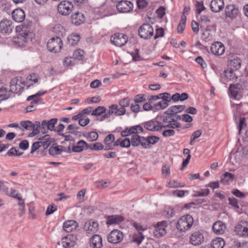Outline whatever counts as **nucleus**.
<instances>
[{"mask_svg": "<svg viewBox=\"0 0 248 248\" xmlns=\"http://www.w3.org/2000/svg\"><path fill=\"white\" fill-rule=\"evenodd\" d=\"M31 22L26 23V21H25L21 25V32L15 40V43L18 46L20 47L24 46L26 43L31 41L34 37V34L31 31Z\"/></svg>", "mask_w": 248, "mask_h": 248, "instance_id": "f257e3e1", "label": "nucleus"}, {"mask_svg": "<svg viewBox=\"0 0 248 248\" xmlns=\"http://www.w3.org/2000/svg\"><path fill=\"white\" fill-rule=\"evenodd\" d=\"M193 222V218L190 215H184L178 220L176 228L181 232H185L191 228Z\"/></svg>", "mask_w": 248, "mask_h": 248, "instance_id": "f03ea898", "label": "nucleus"}, {"mask_svg": "<svg viewBox=\"0 0 248 248\" xmlns=\"http://www.w3.org/2000/svg\"><path fill=\"white\" fill-rule=\"evenodd\" d=\"M63 44L62 39L59 36L52 37L47 42L48 50L52 52L57 53L61 50Z\"/></svg>", "mask_w": 248, "mask_h": 248, "instance_id": "7ed1b4c3", "label": "nucleus"}, {"mask_svg": "<svg viewBox=\"0 0 248 248\" xmlns=\"http://www.w3.org/2000/svg\"><path fill=\"white\" fill-rule=\"evenodd\" d=\"M139 35L144 39H149L154 35V29L149 23L143 24L138 30Z\"/></svg>", "mask_w": 248, "mask_h": 248, "instance_id": "20e7f679", "label": "nucleus"}, {"mask_svg": "<svg viewBox=\"0 0 248 248\" xmlns=\"http://www.w3.org/2000/svg\"><path fill=\"white\" fill-rule=\"evenodd\" d=\"M24 83L22 82L21 78H14L10 83L9 92L14 93H20L24 88Z\"/></svg>", "mask_w": 248, "mask_h": 248, "instance_id": "39448f33", "label": "nucleus"}, {"mask_svg": "<svg viewBox=\"0 0 248 248\" xmlns=\"http://www.w3.org/2000/svg\"><path fill=\"white\" fill-rule=\"evenodd\" d=\"M128 40L126 35L121 33H116L110 38L111 43L117 46H122L125 45Z\"/></svg>", "mask_w": 248, "mask_h": 248, "instance_id": "423d86ee", "label": "nucleus"}, {"mask_svg": "<svg viewBox=\"0 0 248 248\" xmlns=\"http://www.w3.org/2000/svg\"><path fill=\"white\" fill-rule=\"evenodd\" d=\"M142 124L145 129L152 132L159 131L163 128V124L154 119L144 122Z\"/></svg>", "mask_w": 248, "mask_h": 248, "instance_id": "0eeeda50", "label": "nucleus"}, {"mask_svg": "<svg viewBox=\"0 0 248 248\" xmlns=\"http://www.w3.org/2000/svg\"><path fill=\"white\" fill-rule=\"evenodd\" d=\"M73 8V5L72 3L67 0L61 1L57 6L59 13L63 16L69 15L72 11Z\"/></svg>", "mask_w": 248, "mask_h": 248, "instance_id": "6e6552de", "label": "nucleus"}, {"mask_svg": "<svg viewBox=\"0 0 248 248\" xmlns=\"http://www.w3.org/2000/svg\"><path fill=\"white\" fill-rule=\"evenodd\" d=\"M168 224L166 221H162L158 222L155 225V230L153 232L154 235L159 238L165 235L166 233V227Z\"/></svg>", "mask_w": 248, "mask_h": 248, "instance_id": "1a4fd4ad", "label": "nucleus"}, {"mask_svg": "<svg viewBox=\"0 0 248 248\" xmlns=\"http://www.w3.org/2000/svg\"><path fill=\"white\" fill-rule=\"evenodd\" d=\"M123 232L118 230L112 231L108 236V241L112 244L119 243L123 240Z\"/></svg>", "mask_w": 248, "mask_h": 248, "instance_id": "9d476101", "label": "nucleus"}, {"mask_svg": "<svg viewBox=\"0 0 248 248\" xmlns=\"http://www.w3.org/2000/svg\"><path fill=\"white\" fill-rule=\"evenodd\" d=\"M234 231L240 236H248V222L245 221H240L235 226Z\"/></svg>", "mask_w": 248, "mask_h": 248, "instance_id": "9b49d317", "label": "nucleus"}, {"mask_svg": "<svg viewBox=\"0 0 248 248\" xmlns=\"http://www.w3.org/2000/svg\"><path fill=\"white\" fill-rule=\"evenodd\" d=\"M204 236L202 231H195L190 236V243L194 246L201 245L204 241Z\"/></svg>", "mask_w": 248, "mask_h": 248, "instance_id": "f8f14e48", "label": "nucleus"}, {"mask_svg": "<svg viewBox=\"0 0 248 248\" xmlns=\"http://www.w3.org/2000/svg\"><path fill=\"white\" fill-rule=\"evenodd\" d=\"M116 8L120 13H128L132 11L133 4L129 1L123 0L117 3Z\"/></svg>", "mask_w": 248, "mask_h": 248, "instance_id": "ddd939ff", "label": "nucleus"}, {"mask_svg": "<svg viewBox=\"0 0 248 248\" xmlns=\"http://www.w3.org/2000/svg\"><path fill=\"white\" fill-rule=\"evenodd\" d=\"M225 46L220 42H216L213 43L210 46V50L212 53L216 56H221L225 52Z\"/></svg>", "mask_w": 248, "mask_h": 248, "instance_id": "4468645a", "label": "nucleus"}, {"mask_svg": "<svg viewBox=\"0 0 248 248\" xmlns=\"http://www.w3.org/2000/svg\"><path fill=\"white\" fill-rule=\"evenodd\" d=\"M98 222L93 220L86 221L84 225V229L88 233H95L98 231Z\"/></svg>", "mask_w": 248, "mask_h": 248, "instance_id": "2eb2a0df", "label": "nucleus"}, {"mask_svg": "<svg viewBox=\"0 0 248 248\" xmlns=\"http://www.w3.org/2000/svg\"><path fill=\"white\" fill-rule=\"evenodd\" d=\"M225 13L226 17L232 19L235 18L238 15L239 9L236 5L230 4L225 7Z\"/></svg>", "mask_w": 248, "mask_h": 248, "instance_id": "dca6fc26", "label": "nucleus"}, {"mask_svg": "<svg viewBox=\"0 0 248 248\" xmlns=\"http://www.w3.org/2000/svg\"><path fill=\"white\" fill-rule=\"evenodd\" d=\"M13 28L12 22L10 20L3 19L0 22V32L1 33H10L12 31Z\"/></svg>", "mask_w": 248, "mask_h": 248, "instance_id": "f3484780", "label": "nucleus"}, {"mask_svg": "<svg viewBox=\"0 0 248 248\" xmlns=\"http://www.w3.org/2000/svg\"><path fill=\"white\" fill-rule=\"evenodd\" d=\"M85 20V16L81 12H77L71 15V22L74 25L76 26H79L81 25L84 22Z\"/></svg>", "mask_w": 248, "mask_h": 248, "instance_id": "a211bd4d", "label": "nucleus"}, {"mask_svg": "<svg viewBox=\"0 0 248 248\" xmlns=\"http://www.w3.org/2000/svg\"><path fill=\"white\" fill-rule=\"evenodd\" d=\"M89 244L92 248H101L103 247L102 238L98 234H94L90 239Z\"/></svg>", "mask_w": 248, "mask_h": 248, "instance_id": "6ab92c4d", "label": "nucleus"}, {"mask_svg": "<svg viewBox=\"0 0 248 248\" xmlns=\"http://www.w3.org/2000/svg\"><path fill=\"white\" fill-rule=\"evenodd\" d=\"M75 237L73 235L68 234L62 240V244L63 248H68L73 247L75 244Z\"/></svg>", "mask_w": 248, "mask_h": 248, "instance_id": "aec40b11", "label": "nucleus"}, {"mask_svg": "<svg viewBox=\"0 0 248 248\" xmlns=\"http://www.w3.org/2000/svg\"><path fill=\"white\" fill-rule=\"evenodd\" d=\"M12 18L17 22H22L25 17V14L23 10L20 8H16L12 13Z\"/></svg>", "mask_w": 248, "mask_h": 248, "instance_id": "412c9836", "label": "nucleus"}, {"mask_svg": "<svg viewBox=\"0 0 248 248\" xmlns=\"http://www.w3.org/2000/svg\"><path fill=\"white\" fill-rule=\"evenodd\" d=\"M224 5L223 0H212L210 7L212 12L217 13L222 10Z\"/></svg>", "mask_w": 248, "mask_h": 248, "instance_id": "4be33fe9", "label": "nucleus"}, {"mask_svg": "<svg viewBox=\"0 0 248 248\" xmlns=\"http://www.w3.org/2000/svg\"><path fill=\"white\" fill-rule=\"evenodd\" d=\"M241 89V85L239 83L231 84L229 88V92L231 96L234 99H237Z\"/></svg>", "mask_w": 248, "mask_h": 248, "instance_id": "5701e85b", "label": "nucleus"}, {"mask_svg": "<svg viewBox=\"0 0 248 248\" xmlns=\"http://www.w3.org/2000/svg\"><path fill=\"white\" fill-rule=\"evenodd\" d=\"M78 226V223L76 221L68 220L64 222L62 227L65 232H69L76 230Z\"/></svg>", "mask_w": 248, "mask_h": 248, "instance_id": "b1692460", "label": "nucleus"}, {"mask_svg": "<svg viewBox=\"0 0 248 248\" xmlns=\"http://www.w3.org/2000/svg\"><path fill=\"white\" fill-rule=\"evenodd\" d=\"M225 224L221 221H217L213 225V230L217 234H223L226 230Z\"/></svg>", "mask_w": 248, "mask_h": 248, "instance_id": "393cba45", "label": "nucleus"}, {"mask_svg": "<svg viewBox=\"0 0 248 248\" xmlns=\"http://www.w3.org/2000/svg\"><path fill=\"white\" fill-rule=\"evenodd\" d=\"M54 141L53 139L51 138L49 135H45L40 137L38 141L41 146H42L44 149L47 148L51 143Z\"/></svg>", "mask_w": 248, "mask_h": 248, "instance_id": "a878e982", "label": "nucleus"}, {"mask_svg": "<svg viewBox=\"0 0 248 248\" xmlns=\"http://www.w3.org/2000/svg\"><path fill=\"white\" fill-rule=\"evenodd\" d=\"M106 218L107 224L109 225L118 224L124 220V217L122 216L118 215L108 216Z\"/></svg>", "mask_w": 248, "mask_h": 248, "instance_id": "bb28decb", "label": "nucleus"}, {"mask_svg": "<svg viewBox=\"0 0 248 248\" xmlns=\"http://www.w3.org/2000/svg\"><path fill=\"white\" fill-rule=\"evenodd\" d=\"M88 144L83 140H80L77 142L76 145L73 144L72 151L76 153H79L84 149H88Z\"/></svg>", "mask_w": 248, "mask_h": 248, "instance_id": "cd10ccee", "label": "nucleus"}, {"mask_svg": "<svg viewBox=\"0 0 248 248\" xmlns=\"http://www.w3.org/2000/svg\"><path fill=\"white\" fill-rule=\"evenodd\" d=\"M144 138V137L140 136L138 134L133 135L130 140L131 144L134 147L138 146L140 144L144 148L145 144L143 140H142Z\"/></svg>", "mask_w": 248, "mask_h": 248, "instance_id": "c85d7f7f", "label": "nucleus"}, {"mask_svg": "<svg viewBox=\"0 0 248 248\" xmlns=\"http://www.w3.org/2000/svg\"><path fill=\"white\" fill-rule=\"evenodd\" d=\"M145 145L144 148H148L150 147V144L154 145L158 142L159 138L155 136H150L146 138L143 139Z\"/></svg>", "mask_w": 248, "mask_h": 248, "instance_id": "c756f323", "label": "nucleus"}, {"mask_svg": "<svg viewBox=\"0 0 248 248\" xmlns=\"http://www.w3.org/2000/svg\"><path fill=\"white\" fill-rule=\"evenodd\" d=\"M66 148L62 146H51L48 152L50 155L52 156H55L60 155L63 151H66Z\"/></svg>", "mask_w": 248, "mask_h": 248, "instance_id": "7c9ffc66", "label": "nucleus"}, {"mask_svg": "<svg viewBox=\"0 0 248 248\" xmlns=\"http://www.w3.org/2000/svg\"><path fill=\"white\" fill-rule=\"evenodd\" d=\"M80 39V35L78 34L73 33L69 35L67 39V44L71 46L78 44Z\"/></svg>", "mask_w": 248, "mask_h": 248, "instance_id": "2f4dec72", "label": "nucleus"}, {"mask_svg": "<svg viewBox=\"0 0 248 248\" xmlns=\"http://www.w3.org/2000/svg\"><path fill=\"white\" fill-rule=\"evenodd\" d=\"M224 246V240L220 237H217L213 240L211 245L212 248H223Z\"/></svg>", "mask_w": 248, "mask_h": 248, "instance_id": "473e14b6", "label": "nucleus"}, {"mask_svg": "<svg viewBox=\"0 0 248 248\" xmlns=\"http://www.w3.org/2000/svg\"><path fill=\"white\" fill-rule=\"evenodd\" d=\"M185 108L186 106L183 105L173 106L170 107L168 110L166 111L164 113H172L173 114H177L183 111Z\"/></svg>", "mask_w": 248, "mask_h": 248, "instance_id": "72a5a7b5", "label": "nucleus"}, {"mask_svg": "<svg viewBox=\"0 0 248 248\" xmlns=\"http://www.w3.org/2000/svg\"><path fill=\"white\" fill-rule=\"evenodd\" d=\"M229 65L236 70L238 69L241 65V60L238 57H234L230 60Z\"/></svg>", "mask_w": 248, "mask_h": 248, "instance_id": "f704fd0d", "label": "nucleus"}, {"mask_svg": "<svg viewBox=\"0 0 248 248\" xmlns=\"http://www.w3.org/2000/svg\"><path fill=\"white\" fill-rule=\"evenodd\" d=\"M234 177L235 176L233 174L225 172L221 178L220 182L224 184H227L230 181H232Z\"/></svg>", "mask_w": 248, "mask_h": 248, "instance_id": "c9c22d12", "label": "nucleus"}, {"mask_svg": "<svg viewBox=\"0 0 248 248\" xmlns=\"http://www.w3.org/2000/svg\"><path fill=\"white\" fill-rule=\"evenodd\" d=\"M224 72L225 78L230 80H236L237 78L236 74L232 68L227 69Z\"/></svg>", "mask_w": 248, "mask_h": 248, "instance_id": "e433bc0d", "label": "nucleus"}, {"mask_svg": "<svg viewBox=\"0 0 248 248\" xmlns=\"http://www.w3.org/2000/svg\"><path fill=\"white\" fill-rule=\"evenodd\" d=\"M83 136L84 137L86 138L90 141H95L98 138V134L95 131H93L87 133H83Z\"/></svg>", "mask_w": 248, "mask_h": 248, "instance_id": "4c0bfd02", "label": "nucleus"}, {"mask_svg": "<svg viewBox=\"0 0 248 248\" xmlns=\"http://www.w3.org/2000/svg\"><path fill=\"white\" fill-rule=\"evenodd\" d=\"M107 111V109L105 107L103 106H99L97 107L94 110H93L91 113L92 115L93 116H102L104 114V113L106 112Z\"/></svg>", "mask_w": 248, "mask_h": 248, "instance_id": "58836bf2", "label": "nucleus"}, {"mask_svg": "<svg viewBox=\"0 0 248 248\" xmlns=\"http://www.w3.org/2000/svg\"><path fill=\"white\" fill-rule=\"evenodd\" d=\"M9 91L8 92L6 87L0 88V101L5 100L10 96Z\"/></svg>", "mask_w": 248, "mask_h": 248, "instance_id": "ea45409f", "label": "nucleus"}, {"mask_svg": "<svg viewBox=\"0 0 248 248\" xmlns=\"http://www.w3.org/2000/svg\"><path fill=\"white\" fill-rule=\"evenodd\" d=\"M20 124L22 127H23L24 129L27 130H30L32 131V129H33L34 125L32 122L30 121H21L20 123Z\"/></svg>", "mask_w": 248, "mask_h": 248, "instance_id": "a19ab883", "label": "nucleus"}, {"mask_svg": "<svg viewBox=\"0 0 248 248\" xmlns=\"http://www.w3.org/2000/svg\"><path fill=\"white\" fill-rule=\"evenodd\" d=\"M144 238V236L143 235L142 232L135 233L132 236L133 242L137 243L138 245L140 244Z\"/></svg>", "mask_w": 248, "mask_h": 248, "instance_id": "79ce46f5", "label": "nucleus"}, {"mask_svg": "<svg viewBox=\"0 0 248 248\" xmlns=\"http://www.w3.org/2000/svg\"><path fill=\"white\" fill-rule=\"evenodd\" d=\"M5 193L10 197H13L15 199L18 200L20 201L22 200L21 197L20 196V195L18 193H16V191L15 189L11 188L10 191H9L8 187L7 188V192H5Z\"/></svg>", "mask_w": 248, "mask_h": 248, "instance_id": "37998d69", "label": "nucleus"}, {"mask_svg": "<svg viewBox=\"0 0 248 248\" xmlns=\"http://www.w3.org/2000/svg\"><path fill=\"white\" fill-rule=\"evenodd\" d=\"M84 53L83 50L80 49H77L73 52V58L74 60H82L84 57Z\"/></svg>", "mask_w": 248, "mask_h": 248, "instance_id": "c03bdc74", "label": "nucleus"}, {"mask_svg": "<svg viewBox=\"0 0 248 248\" xmlns=\"http://www.w3.org/2000/svg\"><path fill=\"white\" fill-rule=\"evenodd\" d=\"M131 135L137 134L143 132V127L140 125H136L129 127Z\"/></svg>", "mask_w": 248, "mask_h": 248, "instance_id": "a18cd8bd", "label": "nucleus"}, {"mask_svg": "<svg viewBox=\"0 0 248 248\" xmlns=\"http://www.w3.org/2000/svg\"><path fill=\"white\" fill-rule=\"evenodd\" d=\"M186 17L185 16H182L181 19L177 27V31L179 33H182L185 28Z\"/></svg>", "mask_w": 248, "mask_h": 248, "instance_id": "49530a36", "label": "nucleus"}, {"mask_svg": "<svg viewBox=\"0 0 248 248\" xmlns=\"http://www.w3.org/2000/svg\"><path fill=\"white\" fill-rule=\"evenodd\" d=\"M168 106L169 104H167V102L161 101L154 104V109L155 110H159L165 109Z\"/></svg>", "mask_w": 248, "mask_h": 248, "instance_id": "de8ad7c7", "label": "nucleus"}, {"mask_svg": "<svg viewBox=\"0 0 248 248\" xmlns=\"http://www.w3.org/2000/svg\"><path fill=\"white\" fill-rule=\"evenodd\" d=\"M34 127L32 129V131L29 136L31 137H33L36 135H37L40 131V125L41 124L39 121H36L34 124H33Z\"/></svg>", "mask_w": 248, "mask_h": 248, "instance_id": "09e8293b", "label": "nucleus"}, {"mask_svg": "<svg viewBox=\"0 0 248 248\" xmlns=\"http://www.w3.org/2000/svg\"><path fill=\"white\" fill-rule=\"evenodd\" d=\"M88 149L93 151L101 150L104 149V145L100 142H95L93 144H88Z\"/></svg>", "mask_w": 248, "mask_h": 248, "instance_id": "8fccbe9b", "label": "nucleus"}, {"mask_svg": "<svg viewBox=\"0 0 248 248\" xmlns=\"http://www.w3.org/2000/svg\"><path fill=\"white\" fill-rule=\"evenodd\" d=\"M58 119L57 118H52L49 121H46V128L47 130L54 131V127L57 123Z\"/></svg>", "mask_w": 248, "mask_h": 248, "instance_id": "3c124183", "label": "nucleus"}, {"mask_svg": "<svg viewBox=\"0 0 248 248\" xmlns=\"http://www.w3.org/2000/svg\"><path fill=\"white\" fill-rule=\"evenodd\" d=\"M174 214V210L170 207L166 208L163 212L164 216L167 218L171 217Z\"/></svg>", "mask_w": 248, "mask_h": 248, "instance_id": "603ef678", "label": "nucleus"}, {"mask_svg": "<svg viewBox=\"0 0 248 248\" xmlns=\"http://www.w3.org/2000/svg\"><path fill=\"white\" fill-rule=\"evenodd\" d=\"M229 204L232 206L234 208L239 209L240 208L238 204V200L235 198H229Z\"/></svg>", "mask_w": 248, "mask_h": 248, "instance_id": "864d4df0", "label": "nucleus"}, {"mask_svg": "<svg viewBox=\"0 0 248 248\" xmlns=\"http://www.w3.org/2000/svg\"><path fill=\"white\" fill-rule=\"evenodd\" d=\"M210 193V190L209 189H205L202 190L201 191H196L193 195V197H204L208 195Z\"/></svg>", "mask_w": 248, "mask_h": 248, "instance_id": "5fc2aeb1", "label": "nucleus"}, {"mask_svg": "<svg viewBox=\"0 0 248 248\" xmlns=\"http://www.w3.org/2000/svg\"><path fill=\"white\" fill-rule=\"evenodd\" d=\"M181 126V124L179 122H172L170 121V123H169L168 124H163V128H170L172 129H174L176 128H179Z\"/></svg>", "mask_w": 248, "mask_h": 248, "instance_id": "6e6d98bb", "label": "nucleus"}, {"mask_svg": "<svg viewBox=\"0 0 248 248\" xmlns=\"http://www.w3.org/2000/svg\"><path fill=\"white\" fill-rule=\"evenodd\" d=\"M195 6L197 8L196 13L200 14L202 11L204 10L205 8L203 5L202 1H197L195 4Z\"/></svg>", "mask_w": 248, "mask_h": 248, "instance_id": "4d7b16f0", "label": "nucleus"}, {"mask_svg": "<svg viewBox=\"0 0 248 248\" xmlns=\"http://www.w3.org/2000/svg\"><path fill=\"white\" fill-rule=\"evenodd\" d=\"M23 154V153H18L17 150L15 147H12L7 153L8 156H20Z\"/></svg>", "mask_w": 248, "mask_h": 248, "instance_id": "13d9d810", "label": "nucleus"}, {"mask_svg": "<svg viewBox=\"0 0 248 248\" xmlns=\"http://www.w3.org/2000/svg\"><path fill=\"white\" fill-rule=\"evenodd\" d=\"M146 100V99L145 98V94H140L137 95L134 97L135 103H140L145 101Z\"/></svg>", "mask_w": 248, "mask_h": 248, "instance_id": "bf43d9fd", "label": "nucleus"}, {"mask_svg": "<svg viewBox=\"0 0 248 248\" xmlns=\"http://www.w3.org/2000/svg\"><path fill=\"white\" fill-rule=\"evenodd\" d=\"M130 100L129 98L126 97L122 100L119 102L120 106L122 108H124L128 107L129 105Z\"/></svg>", "mask_w": 248, "mask_h": 248, "instance_id": "052dcab7", "label": "nucleus"}, {"mask_svg": "<svg viewBox=\"0 0 248 248\" xmlns=\"http://www.w3.org/2000/svg\"><path fill=\"white\" fill-rule=\"evenodd\" d=\"M164 30L162 28L157 29L156 30L155 34L154 36V39H156L159 37H162L164 35Z\"/></svg>", "mask_w": 248, "mask_h": 248, "instance_id": "680f3d73", "label": "nucleus"}, {"mask_svg": "<svg viewBox=\"0 0 248 248\" xmlns=\"http://www.w3.org/2000/svg\"><path fill=\"white\" fill-rule=\"evenodd\" d=\"M115 140V137L113 134L108 135L104 140L105 144H109V143H113Z\"/></svg>", "mask_w": 248, "mask_h": 248, "instance_id": "e2e57ef3", "label": "nucleus"}, {"mask_svg": "<svg viewBox=\"0 0 248 248\" xmlns=\"http://www.w3.org/2000/svg\"><path fill=\"white\" fill-rule=\"evenodd\" d=\"M137 4L139 9H142L147 6L148 3L145 0H137Z\"/></svg>", "mask_w": 248, "mask_h": 248, "instance_id": "0e129e2a", "label": "nucleus"}, {"mask_svg": "<svg viewBox=\"0 0 248 248\" xmlns=\"http://www.w3.org/2000/svg\"><path fill=\"white\" fill-rule=\"evenodd\" d=\"M195 61L199 64L202 68L206 67L207 64L201 56L198 57L195 59Z\"/></svg>", "mask_w": 248, "mask_h": 248, "instance_id": "69168bd1", "label": "nucleus"}, {"mask_svg": "<svg viewBox=\"0 0 248 248\" xmlns=\"http://www.w3.org/2000/svg\"><path fill=\"white\" fill-rule=\"evenodd\" d=\"M126 110L124 108H118V106L117 105L116 109L114 110V114L116 116H121L123 115L125 113Z\"/></svg>", "mask_w": 248, "mask_h": 248, "instance_id": "338daca9", "label": "nucleus"}, {"mask_svg": "<svg viewBox=\"0 0 248 248\" xmlns=\"http://www.w3.org/2000/svg\"><path fill=\"white\" fill-rule=\"evenodd\" d=\"M167 186L170 187H179L182 186L177 181L175 180H170L167 183Z\"/></svg>", "mask_w": 248, "mask_h": 248, "instance_id": "774afa93", "label": "nucleus"}]
</instances>
